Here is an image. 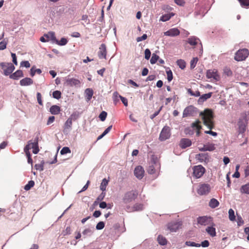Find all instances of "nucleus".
Listing matches in <instances>:
<instances>
[{"label": "nucleus", "instance_id": "obj_24", "mask_svg": "<svg viewBox=\"0 0 249 249\" xmlns=\"http://www.w3.org/2000/svg\"><path fill=\"white\" fill-rule=\"evenodd\" d=\"M196 158L200 162L206 161L208 160V155L207 154H199L196 155Z\"/></svg>", "mask_w": 249, "mask_h": 249}, {"label": "nucleus", "instance_id": "obj_18", "mask_svg": "<svg viewBox=\"0 0 249 249\" xmlns=\"http://www.w3.org/2000/svg\"><path fill=\"white\" fill-rule=\"evenodd\" d=\"M212 94L213 93L210 92L200 96L197 100L198 104L199 105H202L205 101L211 97Z\"/></svg>", "mask_w": 249, "mask_h": 249}, {"label": "nucleus", "instance_id": "obj_21", "mask_svg": "<svg viewBox=\"0 0 249 249\" xmlns=\"http://www.w3.org/2000/svg\"><path fill=\"white\" fill-rule=\"evenodd\" d=\"M20 85L21 86H28L33 84V80L29 77H25L20 81Z\"/></svg>", "mask_w": 249, "mask_h": 249}, {"label": "nucleus", "instance_id": "obj_46", "mask_svg": "<svg viewBox=\"0 0 249 249\" xmlns=\"http://www.w3.org/2000/svg\"><path fill=\"white\" fill-rule=\"evenodd\" d=\"M185 245L189 247H200V245L198 243H196L194 242L191 241H186L185 242Z\"/></svg>", "mask_w": 249, "mask_h": 249}, {"label": "nucleus", "instance_id": "obj_16", "mask_svg": "<svg viewBox=\"0 0 249 249\" xmlns=\"http://www.w3.org/2000/svg\"><path fill=\"white\" fill-rule=\"evenodd\" d=\"M180 31L177 28H174L169 29L164 33V36L174 37L179 35Z\"/></svg>", "mask_w": 249, "mask_h": 249}, {"label": "nucleus", "instance_id": "obj_60", "mask_svg": "<svg viewBox=\"0 0 249 249\" xmlns=\"http://www.w3.org/2000/svg\"><path fill=\"white\" fill-rule=\"evenodd\" d=\"M120 95L118 94V93L116 91L114 92L113 94V99L114 102H117L119 101V98Z\"/></svg>", "mask_w": 249, "mask_h": 249}, {"label": "nucleus", "instance_id": "obj_35", "mask_svg": "<svg viewBox=\"0 0 249 249\" xmlns=\"http://www.w3.org/2000/svg\"><path fill=\"white\" fill-rule=\"evenodd\" d=\"M177 64L181 70H183L186 67V62L184 60L178 59L177 61Z\"/></svg>", "mask_w": 249, "mask_h": 249}, {"label": "nucleus", "instance_id": "obj_53", "mask_svg": "<svg viewBox=\"0 0 249 249\" xmlns=\"http://www.w3.org/2000/svg\"><path fill=\"white\" fill-rule=\"evenodd\" d=\"M105 227V223L103 221H100L97 223L96 226V229L97 230H102Z\"/></svg>", "mask_w": 249, "mask_h": 249}, {"label": "nucleus", "instance_id": "obj_30", "mask_svg": "<svg viewBox=\"0 0 249 249\" xmlns=\"http://www.w3.org/2000/svg\"><path fill=\"white\" fill-rule=\"evenodd\" d=\"M157 240L160 245H165L167 244V240L165 237L161 235H159L157 238Z\"/></svg>", "mask_w": 249, "mask_h": 249}, {"label": "nucleus", "instance_id": "obj_34", "mask_svg": "<svg viewBox=\"0 0 249 249\" xmlns=\"http://www.w3.org/2000/svg\"><path fill=\"white\" fill-rule=\"evenodd\" d=\"M72 125V120L68 118L64 124V131H66L67 129L70 130L71 128Z\"/></svg>", "mask_w": 249, "mask_h": 249}, {"label": "nucleus", "instance_id": "obj_4", "mask_svg": "<svg viewBox=\"0 0 249 249\" xmlns=\"http://www.w3.org/2000/svg\"><path fill=\"white\" fill-rule=\"evenodd\" d=\"M0 66L3 70V74L5 76H10L15 69L14 65L11 63L1 62Z\"/></svg>", "mask_w": 249, "mask_h": 249}, {"label": "nucleus", "instance_id": "obj_63", "mask_svg": "<svg viewBox=\"0 0 249 249\" xmlns=\"http://www.w3.org/2000/svg\"><path fill=\"white\" fill-rule=\"evenodd\" d=\"M36 98H37V100L38 103L40 105H42L43 104H42V100H41V94L40 93L37 92L36 93Z\"/></svg>", "mask_w": 249, "mask_h": 249}, {"label": "nucleus", "instance_id": "obj_33", "mask_svg": "<svg viewBox=\"0 0 249 249\" xmlns=\"http://www.w3.org/2000/svg\"><path fill=\"white\" fill-rule=\"evenodd\" d=\"M199 40L198 38L195 36H192L188 39V42L191 45L195 46L197 44V40Z\"/></svg>", "mask_w": 249, "mask_h": 249}, {"label": "nucleus", "instance_id": "obj_26", "mask_svg": "<svg viewBox=\"0 0 249 249\" xmlns=\"http://www.w3.org/2000/svg\"><path fill=\"white\" fill-rule=\"evenodd\" d=\"M143 209V206L141 203H136L132 207V208L130 211H140L142 210Z\"/></svg>", "mask_w": 249, "mask_h": 249}, {"label": "nucleus", "instance_id": "obj_42", "mask_svg": "<svg viewBox=\"0 0 249 249\" xmlns=\"http://www.w3.org/2000/svg\"><path fill=\"white\" fill-rule=\"evenodd\" d=\"M229 217L231 221H234L235 220V216L234 215V212L232 209L229 210Z\"/></svg>", "mask_w": 249, "mask_h": 249}, {"label": "nucleus", "instance_id": "obj_40", "mask_svg": "<svg viewBox=\"0 0 249 249\" xmlns=\"http://www.w3.org/2000/svg\"><path fill=\"white\" fill-rule=\"evenodd\" d=\"M35 185V182L33 180H30L28 183L25 185L24 189L26 191L29 190Z\"/></svg>", "mask_w": 249, "mask_h": 249}, {"label": "nucleus", "instance_id": "obj_10", "mask_svg": "<svg viewBox=\"0 0 249 249\" xmlns=\"http://www.w3.org/2000/svg\"><path fill=\"white\" fill-rule=\"evenodd\" d=\"M206 76L208 78L214 80L216 81H219L220 79L219 75L217 73V71L215 69L209 70L207 71Z\"/></svg>", "mask_w": 249, "mask_h": 249}, {"label": "nucleus", "instance_id": "obj_3", "mask_svg": "<svg viewBox=\"0 0 249 249\" xmlns=\"http://www.w3.org/2000/svg\"><path fill=\"white\" fill-rule=\"evenodd\" d=\"M160 165L159 161L157 159H153L149 163L147 172L151 175L156 174V172L160 170Z\"/></svg>", "mask_w": 249, "mask_h": 249}, {"label": "nucleus", "instance_id": "obj_27", "mask_svg": "<svg viewBox=\"0 0 249 249\" xmlns=\"http://www.w3.org/2000/svg\"><path fill=\"white\" fill-rule=\"evenodd\" d=\"M219 203L218 200L215 198H212L209 204V206L212 208H215L219 205Z\"/></svg>", "mask_w": 249, "mask_h": 249}, {"label": "nucleus", "instance_id": "obj_25", "mask_svg": "<svg viewBox=\"0 0 249 249\" xmlns=\"http://www.w3.org/2000/svg\"><path fill=\"white\" fill-rule=\"evenodd\" d=\"M206 231L212 237H214L216 235L215 229L213 227H208L206 229Z\"/></svg>", "mask_w": 249, "mask_h": 249}, {"label": "nucleus", "instance_id": "obj_32", "mask_svg": "<svg viewBox=\"0 0 249 249\" xmlns=\"http://www.w3.org/2000/svg\"><path fill=\"white\" fill-rule=\"evenodd\" d=\"M42 71L40 69H36L35 66H33L30 70V75L32 77H33L36 73H37L39 74H41Z\"/></svg>", "mask_w": 249, "mask_h": 249}, {"label": "nucleus", "instance_id": "obj_15", "mask_svg": "<svg viewBox=\"0 0 249 249\" xmlns=\"http://www.w3.org/2000/svg\"><path fill=\"white\" fill-rule=\"evenodd\" d=\"M98 56L100 59H106L107 49L105 44H102L99 48Z\"/></svg>", "mask_w": 249, "mask_h": 249}, {"label": "nucleus", "instance_id": "obj_36", "mask_svg": "<svg viewBox=\"0 0 249 249\" xmlns=\"http://www.w3.org/2000/svg\"><path fill=\"white\" fill-rule=\"evenodd\" d=\"M108 183V180L106 178H104L102 180L101 185L100 186V189L103 192L106 190V187Z\"/></svg>", "mask_w": 249, "mask_h": 249}, {"label": "nucleus", "instance_id": "obj_28", "mask_svg": "<svg viewBox=\"0 0 249 249\" xmlns=\"http://www.w3.org/2000/svg\"><path fill=\"white\" fill-rule=\"evenodd\" d=\"M32 148L33 149V153L36 154L39 152V148L38 146V142L36 140L35 142L32 143Z\"/></svg>", "mask_w": 249, "mask_h": 249}, {"label": "nucleus", "instance_id": "obj_37", "mask_svg": "<svg viewBox=\"0 0 249 249\" xmlns=\"http://www.w3.org/2000/svg\"><path fill=\"white\" fill-rule=\"evenodd\" d=\"M187 92L192 96L199 97L200 96V92L198 90L193 91L191 89H187Z\"/></svg>", "mask_w": 249, "mask_h": 249}, {"label": "nucleus", "instance_id": "obj_13", "mask_svg": "<svg viewBox=\"0 0 249 249\" xmlns=\"http://www.w3.org/2000/svg\"><path fill=\"white\" fill-rule=\"evenodd\" d=\"M134 174L137 178L141 179L144 176V170L142 166H138L135 168Z\"/></svg>", "mask_w": 249, "mask_h": 249}, {"label": "nucleus", "instance_id": "obj_11", "mask_svg": "<svg viewBox=\"0 0 249 249\" xmlns=\"http://www.w3.org/2000/svg\"><path fill=\"white\" fill-rule=\"evenodd\" d=\"M182 223L179 221H172L167 225L168 229L171 232H176L181 226Z\"/></svg>", "mask_w": 249, "mask_h": 249}, {"label": "nucleus", "instance_id": "obj_54", "mask_svg": "<svg viewBox=\"0 0 249 249\" xmlns=\"http://www.w3.org/2000/svg\"><path fill=\"white\" fill-rule=\"evenodd\" d=\"M194 129H192L191 128L188 127L185 129L184 132L186 134L192 135L194 134Z\"/></svg>", "mask_w": 249, "mask_h": 249}, {"label": "nucleus", "instance_id": "obj_43", "mask_svg": "<svg viewBox=\"0 0 249 249\" xmlns=\"http://www.w3.org/2000/svg\"><path fill=\"white\" fill-rule=\"evenodd\" d=\"M68 42V40L66 38L64 37H62L61 38L60 41L57 40V42H55L54 43H56L60 46H64Z\"/></svg>", "mask_w": 249, "mask_h": 249}, {"label": "nucleus", "instance_id": "obj_55", "mask_svg": "<svg viewBox=\"0 0 249 249\" xmlns=\"http://www.w3.org/2000/svg\"><path fill=\"white\" fill-rule=\"evenodd\" d=\"M236 221H237V225L238 226H241L244 223V220H243L242 217L240 215H237V217Z\"/></svg>", "mask_w": 249, "mask_h": 249}, {"label": "nucleus", "instance_id": "obj_44", "mask_svg": "<svg viewBox=\"0 0 249 249\" xmlns=\"http://www.w3.org/2000/svg\"><path fill=\"white\" fill-rule=\"evenodd\" d=\"M159 59V56L155 53H153L150 59V63L152 64H155Z\"/></svg>", "mask_w": 249, "mask_h": 249}, {"label": "nucleus", "instance_id": "obj_14", "mask_svg": "<svg viewBox=\"0 0 249 249\" xmlns=\"http://www.w3.org/2000/svg\"><path fill=\"white\" fill-rule=\"evenodd\" d=\"M197 220L198 224L202 225H206L212 221V218L207 216H199Z\"/></svg>", "mask_w": 249, "mask_h": 249}, {"label": "nucleus", "instance_id": "obj_19", "mask_svg": "<svg viewBox=\"0 0 249 249\" xmlns=\"http://www.w3.org/2000/svg\"><path fill=\"white\" fill-rule=\"evenodd\" d=\"M44 36L46 38L48 42L51 41L52 43H54L57 42V39L55 36V33L53 32H49L47 34H44Z\"/></svg>", "mask_w": 249, "mask_h": 249}, {"label": "nucleus", "instance_id": "obj_64", "mask_svg": "<svg viewBox=\"0 0 249 249\" xmlns=\"http://www.w3.org/2000/svg\"><path fill=\"white\" fill-rule=\"evenodd\" d=\"M147 37L146 34H143L142 36L138 37L136 38V40L138 42L145 40Z\"/></svg>", "mask_w": 249, "mask_h": 249}, {"label": "nucleus", "instance_id": "obj_17", "mask_svg": "<svg viewBox=\"0 0 249 249\" xmlns=\"http://www.w3.org/2000/svg\"><path fill=\"white\" fill-rule=\"evenodd\" d=\"M191 145L192 142L189 139L182 138L180 141L179 146L182 149H185L187 147H188Z\"/></svg>", "mask_w": 249, "mask_h": 249}, {"label": "nucleus", "instance_id": "obj_29", "mask_svg": "<svg viewBox=\"0 0 249 249\" xmlns=\"http://www.w3.org/2000/svg\"><path fill=\"white\" fill-rule=\"evenodd\" d=\"M174 16V14L171 13H169V14H165L164 15H162L160 18V20L162 21H163V22H165V21H168V20H169L172 17H173Z\"/></svg>", "mask_w": 249, "mask_h": 249}, {"label": "nucleus", "instance_id": "obj_51", "mask_svg": "<svg viewBox=\"0 0 249 249\" xmlns=\"http://www.w3.org/2000/svg\"><path fill=\"white\" fill-rule=\"evenodd\" d=\"M79 117V114L77 112H73L69 118L71 120H76L77 119H78Z\"/></svg>", "mask_w": 249, "mask_h": 249}, {"label": "nucleus", "instance_id": "obj_22", "mask_svg": "<svg viewBox=\"0 0 249 249\" xmlns=\"http://www.w3.org/2000/svg\"><path fill=\"white\" fill-rule=\"evenodd\" d=\"M198 123H199V122L198 121L193 123L191 125L192 128L196 130V135L197 136H199L200 135V129L201 128V126L198 124Z\"/></svg>", "mask_w": 249, "mask_h": 249}, {"label": "nucleus", "instance_id": "obj_1", "mask_svg": "<svg viewBox=\"0 0 249 249\" xmlns=\"http://www.w3.org/2000/svg\"><path fill=\"white\" fill-rule=\"evenodd\" d=\"M199 115L202 117L203 124L208 128L211 130L214 127L213 119V112L212 110L206 109L204 111H201Z\"/></svg>", "mask_w": 249, "mask_h": 249}, {"label": "nucleus", "instance_id": "obj_8", "mask_svg": "<svg viewBox=\"0 0 249 249\" xmlns=\"http://www.w3.org/2000/svg\"><path fill=\"white\" fill-rule=\"evenodd\" d=\"M211 186L209 184L202 183L199 185L197 193L201 196L208 195L211 191Z\"/></svg>", "mask_w": 249, "mask_h": 249}, {"label": "nucleus", "instance_id": "obj_57", "mask_svg": "<svg viewBox=\"0 0 249 249\" xmlns=\"http://www.w3.org/2000/svg\"><path fill=\"white\" fill-rule=\"evenodd\" d=\"M151 52L149 49H146L144 52V57L146 59L148 60L151 56Z\"/></svg>", "mask_w": 249, "mask_h": 249}, {"label": "nucleus", "instance_id": "obj_61", "mask_svg": "<svg viewBox=\"0 0 249 249\" xmlns=\"http://www.w3.org/2000/svg\"><path fill=\"white\" fill-rule=\"evenodd\" d=\"M92 231L89 229H85L82 232L83 235H90L92 233Z\"/></svg>", "mask_w": 249, "mask_h": 249}, {"label": "nucleus", "instance_id": "obj_52", "mask_svg": "<svg viewBox=\"0 0 249 249\" xmlns=\"http://www.w3.org/2000/svg\"><path fill=\"white\" fill-rule=\"evenodd\" d=\"M107 116V113L105 111H103L99 115V118L102 121H104L106 120V118Z\"/></svg>", "mask_w": 249, "mask_h": 249}, {"label": "nucleus", "instance_id": "obj_47", "mask_svg": "<svg viewBox=\"0 0 249 249\" xmlns=\"http://www.w3.org/2000/svg\"><path fill=\"white\" fill-rule=\"evenodd\" d=\"M207 151H212L215 149V146L214 144L213 143H208L206 144H204Z\"/></svg>", "mask_w": 249, "mask_h": 249}, {"label": "nucleus", "instance_id": "obj_31", "mask_svg": "<svg viewBox=\"0 0 249 249\" xmlns=\"http://www.w3.org/2000/svg\"><path fill=\"white\" fill-rule=\"evenodd\" d=\"M86 97L88 100H90L93 94L92 89H87L85 91Z\"/></svg>", "mask_w": 249, "mask_h": 249}, {"label": "nucleus", "instance_id": "obj_59", "mask_svg": "<svg viewBox=\"0 0 249 249\" xmlns=\"http://www.w3.org/2000/svg\"><path fill=\"white\" fill-rule=\"evenodd\" d=\"M167 75V80L169 82H170L173 79V74L171 70L166 71Z\"/></svg>", "mask_w": 249, "mask_h": 249}, {"label": "nucleus", "instance_id": "obj_20", "mask_svg": "<svg viewBox=\"0 0 249 249\" xmlns=\"http://www.w3.org/2000/svg\"><path fill=\"white\" fill-rule=\"evenodd\" d=\"M23 73L21 70H17L14 73H11L9 78L14 80H18L20 77H23Z\"/></svg>", "mask_w": 249, "mask_h": 249}, {"label": "nucleus", "instance_id": "obj_7", "mask_svg": "<svg viewBox=\"0 0 249 249\" xmlns=\"http://www.w3.org/2000/svg\"><path fill=\"white\" fill-rule=\"evenodd\" d=\"M170 130L169 126H164L160 133L159 140L162 142L169 139L171 136Z\"/></svg>", "mask_w": 249, "mask_h": 249}, {"label": "nucleus", "instance_id": "obj_45", "mask_svg": "<svg viewBox=\"0 0 249 249\" xmlns=\"http://www.w3.org/2000/svg\"><path fill=\"white\" fill-rule=\"evenodd\" d=\"M198 59L197 57H194L190 62V68L193 69L196 66Z\"/></svg>", "mask_w": 249, "mask_h": 249}, {"label": "nucleus", "instance_id": "obj_41", "mask_svg": "<svg viewBox=\"0 0 249 249\" xmlns=\"http://www.w3.org/2000/svg\"><path fill=\"white\" fill-rule=\"evenodd\" d=\"M33 142H31V141L28 142V144H27L24 148V151L25 152L26 155L30 153L29 152V150L32 148V143Z\"/></svg>", "mask_w": 249, "mask_h": 249}, {"label": "nucleus", "instance_id": "obj_6", "mask_svg": "<svg viewBox=\"0 0 249 249\" xmlns=\"http://www.w3.org/2000/svg\"><path fill=\"white\" fill-rule=\"evenodd\" d=\"M197 108L193 106H189L184 109L182 117L184 118L188 116H194L197 113Z\"/></svg>", "mask_w": 249, "mask_h": 249}, {"label": "nucleus", "instance_id": "obj_39", "mask_svg": "<svg viewBox=\"0 0 249 249\" xmlns=\"http://www.w3.org/2000/svg\"><path fill=\"white\" fill-rule=\"evenodd\" d=\"M239 132L240 133H244L246 130L245 124L241 122H239Z\"/></svg>", "mask_w": 249, "mask_h": 249}, {"label": "nucleus", "instance_id": "obj_50", "mask_svg": "<svg viewBox=\"0 0 249 249\" xmlns=\"http://www.w3.org/2000/svg\"><path fill=\"white\" fill-rule=\"evenodd\" d=\"M35 168L37 170L43 171L44 170V162L43 161L40 164H36L35 165Z\"/></svg>", "mask_w": 249, "mask_h": 249}, {"label": "nucleus", "instance_id": "obj_62", "mask_svg": "<svg viewBox=\"0 0 249 249\" xmlns=\"http://www.w3.org/2000/svg\"><path fill=\"white\" fill-rule=\"evenodd\" d=\"M7 42L3 40L0 42V50H3L6 48Z\"/></svg>", "mask_w": 249, "mask_h": 249}, {"label": "nucleus", "instance_id": "obj_38", "mask_svg": "<svg viewBox=\"0 0 249 249\" xmlns=\"http://www.w3.org/2000/svg\"><path fill=\"white\" fill-rule=\"evenodd\" d=\"M240 190L241 192L242 193L249 194V183L243 185Z\"/></svg>", "mask_w": 249, "mask_h": 249}, {"label": "nucleus", "instance_id": "obj_9", "mask_svg": "<svg viewBox=\"0 0 249 249\" xmlns=\"http://www.w3.org/2000/svg\"><path fill=\"white\" fill-rule=\"evenodd\" d=\"M205 172V169L201 165L195 166L193 167V176L196 178L201 177Z\"/></svg>", "mask_w": 249, "mask_h": 249}, {"label": "nucleus", "instance_id": "obj_49", "mask_svg": "<svg viewBox=\"0 0 249 249\" xmlns=\"http://www.w3.org/2000/svg\"><path fill=\"white\" fill-rule=\"evenodd\" d=\"M71 150L68 147H64L62 148L61 150L60 151V154L61 155H65L67 153H70Z\"/></svg>", "mask_w": 249, "mask_h": 249}, {"label": "nucleus", "instance_id": "obj_23", "mask_svg": "<svg viewBox=\"0 0 249 249\" xmlns=\"http://www.w3.org/2000/svg\"><path fill=\"white\" fill-rule=\"evenodd\" d=\"M60 111V107L57 105H53L50 108V112L53 115H57Z\"/></svg>", "mask_w": 249, "mask_h": 249}, {"label": "nucleus", "instance_id": "obj_58", "mask_svg": "<svg viewBox=\"0 0 249 249\" xmlns=\"http://www.w3.org/2000/svg\"><path fill=\"white\" fill-rule=\"evenodd\" d=\"M20 67L28 68L30 67V64L28 61H23L20 63Z\"/></svg>", "mask_w": 249, "mask_h": 249}, {"label": "nucleus", "instance_id": "obj_5", "mask_svg": "<svg viewBox=\"0 0 249 249\" xmlns=\"http://www.w3.org/2000/svg\"><path fill=\"white\" fill-rule=\"evenodd\" d=\"M249 51L247 49L239 50L235 54L234 59L237 61H243L248 56Z\"/></svg>", "mask_w": 249, "mask_h": 249}, {"label": "nucleus", "instance_id": "obj_48", "mask_svg": "<svg viewBox=\"0 0 249 249\" xmlns=\"http://www.w3.org/2000/svg\"><path fill=\"white\" fill-rule=\"evenodd\" d=\"M61 93L59 90H55L53 93V97L55 99H59L61 98Z\"/></svg>", "mask_w": 249, "mask_h": 249}, {"label": "nucleus", "instance_id": "obj_56", "mask_svg": "<svg viewBox=\"0 0 249 249\" xmlns=\"http://www.w3.org/2000/svg\"><path fill=\"white\" fill-rule=\"evenodd\" d=\"M242 7H246L249 5V0H238Z\"/></svg>", "mask_w": 249, "mask_h": 249}, {"label": "nucleus", "instance_id": "obj_12", "mask_svg": "<svg viewBox=\"0 0 249 249\" xmlns=\"http://www.w3.org/2000/svg\"><path fill=\"white\" fill-rule=\"evenodd\" d=\"M81 84V82L78 79L73 78H68L66 79L65 84L67 86H71V87H78L80 86Z\"/></svg>", "mask_w": 249, "mask_h": 249}, {"label": "nucleus", "instance_id": "obj_2", "mask_svg": "<svg viewBox=\"0 0 249 249\" xmlns=\"http://www.w3.org/2000/svg\"><path fill=\"white\" fill-rule=\"evenodd\" d=\"M138 193L135 190H131L124 193L122 200L124 203L128 204L135 200L137 197Z\"/></svg>", "mask_w": 249, "mask_h": 249}]
</instances>
